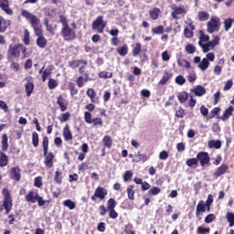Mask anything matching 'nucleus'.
I'll list each match as a JSON object with an SVG mask.
<instances>
[{
  "mask_svg": "<svg viewBox=\"0 0 234 234\" xmlns=\"http://www.w3.org/2000/svg\"><path fill=\"white\" fill-rule=\"evenodd\" d=\"M47 38H45V37H37V47H39V48H45V47H47Z\"/></svg>",
  "mask_w": 234,
  "mask_h": 234,
  "instance_id": "25",
  "label": "nucleus"
},
{
  "mask_svg": "<svg viewBox=\"0 0 234 234\" xmlns=\"http://www.w3.org/2000/svg\"><path fill=\"white\" fill-rule=\"evenodd\" d=\"M152 32L154 34H164V26L152 28Z\"/></svg>",
  "mask_w": 234,
  "mask_h": 234,
  "instance_id": "58",
  "label": "nucleus"
},
{
  "mask_svg": "<svg viewBox=\"0 0 234 234\" xmlns=\"http://www.w3.org/2000/svg\"><path fill=\"white\" fill-rule=\"evenodd\" d=\"M25 81H27L25 85L27 96L30 97L32 95V92L34 91V80L32 77L27 76L25 78Z\"/></svg>",
  "mask_w": 234,
  "mask_h": 234,
  "instance_id": "7",
  "label": "nucleus"
},
{
  "mask_svg": "<svg viewBox=\"0 0 234 234\" xmlns=\"http://www.w3.org/2000/svg\"><path fill=\"white\" fill-rule=\"evenodd\" d=\"M84 120L86 123H92V114H90L89 112H85Z\"/></svg>",
  "mask_w": 234,
  "mask_h": 234,
  "instance_id": "52",
  "label": "nucleus"
},
{
  "mask_svg": "<svg viewBox=\"0 0 234 234\" xmlns=\"http://www.w3.org/2000/svg\"><path fill=\"white\" fill-rule=\"evenodd\" d=\"M99 77L102 78L104 80H107L109 78H112V72H108V71H101L99 73Z\"/></svg>",
  "mask_w": 234,
  "mask_h": 234,
  "instance_id": "46",
  "label": "nucleus"
},
{
  "mask_svg": "<svg viewBox=\"0 0 234 234\" xmlns=\"http://www.w3.org/2000/svg\"><path fill=\"white\" fill-rule=\"evenodd\" d=\"M22 54H26L27 52V48L23 46V44H18L15 46H9L8 49V55L13 56V58H19Z\"/></svg>",
  "mask_w": 234,
  "mask_h": 234,
  "instance_id": "3",
  "label": "nucleus"
},
{
  "mask_svg": "<svg viewBox=\"0 0 234 234\" xmlns=\"http://www.w3.org/2000/svg\"><path fill=\"white\" fill-rule=\"evenodd\" d=\"M158 16H160V9L155 7L152 11H150L151 19L156 20L158 19Z\"/></svg>",
  "mask_w": 234,
  "mask_h": 234,
  "instance_id": "37",
  "label": "nucleus"
},
{
  "mask_svg": "<svg viewBox=\"0 0 234 234\" xmlns=\"http://www.w3.org/2000/svg\"><path fill=\"white\" fill-rule=\"evenodd\" d=\"M177 65L178 67H185V69H190L191 68V63L186 59H177Z\"/></svg>",
  "mask_w": 234,
  "mask_h": 234,
  "instance_id": "31",
  "label": "nucleus"
},
{
  "mask_svg": "<svg viewBox=\"0 0 234 234\" xmlns=\"http://www.w3.org/2000/svg\"><path fill=\"white\" fill-rule=\"evenodd\" d=\"M209 231H211V229L209 228H204L202 226L197 228L198 234H207V233H209Z\"/></svg>",
  "mask_w": 234,
  "mask_h": 234,
  "instance_id": "51",
  "label": "nucleus"
},
{
  "mask_svg": "<svg viewBox=\"0 0 234 234\" xmlns=\"http://www.w3.org/2000/svg\"><path fill=\"white\" fill-rule=\"evenodd\" d=\"M10 176L13 180L19 182L21 180V170H19V167L11 168Z\"/></svg>",
  "mask_w": 234,
  "mask_h": 234,
  "instance_id": "13",
  "label": "nucleus"
},
{
  "mask_svg": "<svg viewBox=\"0 0 234 234\" xmlns=\"http://www.w3.org/2000/svg\"><path fill=\"white\" fill-rule=\"evenodd\" d=\"M8 165V155L5 153H0V167H6Z\"/></svg>",
  "mask_w": 234,
  "mask_h": 234,
  "instance_id": "24",
  "label": "nucleus"
},
{
  "mask_svg": "<svg viewBox=\"0 0 234 234\" xmlns=\"http://www.w3.org/2000/svg\"><path fill=\"white\" fill-rule=\"evenodd\" d=\"M117 51L119 52L120 56H127L128 48L124 45L122 48H119Z\"/></svg>",
  "mask_w": 234,
  "mask_h": 234,
  "instance_id": "49",
  "label": "nucleus"
},
{
  "mask_svg": "<svg viewBox=\"0 0 234 234\" xmlns=\"http://www.w3.org/2000/svg\"><path fill=\"white\" fill-rule=\"evenodd\" d=\"M52 74V71L50 69H45L42 73V81H47V79L48 76Z\"/></svg>",
  "mask_w": 234,
  "mask_h": 234,
  "instance_id": "54",
  "label": "nucleus"
},
{
  "mask_svg": "<svg viewBox=\"0 0 234 234\" xmlns=\"http://www.w3.org/2000/svg\"><path fill=\"white\" fill-rule=\"evenodd\" d=\"M226 218L228 222L229 223V228L234 227V214L232 212H228L226 215Z\"/></svg>",
  "mask_w": 234,
  "mask_h": 234,
  "instance_id": "34",
  "label": "nucleus"
},
{
  "mask_svg": "<svg viewBox=\"0 0 234 234\" xmlns=\"http://www.w3.org/2000/svg\"><path fill=\"white\" fill-rule=\"evenodd\" d=\"M215 218H216L215 214H208L205 218V222H206V224H211V222H213V220H215Z\"/></svg>",
  "mask_w": 234,
  "mask_h": 234,
  "instance_id": "57",
  "label": "nucleus"
},
{
  "mask_svg": "<svg viewBox=\"0 0 234 234\" xmlns=\"http://www.w3.org/2000/svg\"><path fill=\"white\" fill-rule=\"evenodd\" d=\"M160 188L158 187V186H154V187H152L149 191H148V193H149V195H154V196H156V195H158L159 193H160Z\"/></svg>",
  "mask_w": 234,
  "mask_h": 234,
  "instance_id": "61",
  "label": "nucleus"
},
{
  "mask_svg": "<svg viewBox=\"0 0 234 234\" xmlns=\"http://www.w3.org/2000/svg\"><path fill=\"white\" fill-rule=\"evenodd\" d=\"M208 34L218 32L220 29V18L218 16H211L210 21L207 24Z\"/></svg>",
  "mask_w": 234,
  "mask_h": 234,
  "instance_id": "4",
  "label": "nucleus"
},
{
  "mask_svg": "<svg viewBox=\"0 0 234 234\" xmlns=\"http://www.w3.org/2000/svg\"><path fill=\"white\" fill-rule=\"evenodd\" d=\"M173 12H172V17L173 19H178V16H180L182 14H186V8H184L183 5H179V6H174L173 7Z\"/></svg>",
  "mask_w": 234,
  "mask_h": 234,
  "instance_id": "11",
  "label": "nucleus"
},
{
  "mask_svg": "<svg viewBox=\"0 0 234 234\" xmlns=\"http://www.w3.org/2000/svg\"><path fill=\"white\" fill-rule=\"evenodd\" d=\"M197 160L200 162L201 167H204V165H207L209 164V154L207 152H200L197 154Z\"/></svg>",
  "mask_w": 234,
  "mask_h": 234,
  "instance_id": "8",
  "label": "nucleus"
},
{
  "mask_svg": "<svg viewBox=\"0 0 234 234\" xmlns=\"http://www.w3.org/2000/svg\"><path fill=\"white\" fill-rule=\"evenodd\" d=\"M48 88L49 89H56L58 87V81H56V80L54 79H49L48 80Z\"/></svg>",
  "mask_w": 234,
  "mask_h": 234,
  "instance_id": "60",
  "label": "nucleus"
},
{
  "mask_svg": "<svg viewBox=\"0 0 234 234\" xmlns=\"http://www.w3.org/2000/svg\"><path fill=\"white\" fill-rule=\"evenodd\" d=\"M198 69H200V70H202L203 72L209 69V62L207 58L202 59L201 63L198 64Z\"/></svg>",
  "mask_w": 234,
  "mask_h": 234,
  "instance_id": "27",
  "label": "nucleus"
},
{
  "mask_svg": "<svg viewBox=\"0 0 234 234\" xmlns=\"http://www.w3.org/2000/svg\"><path fill=\"white\" fill-rule=\"evenodd\" d=\"M225 32H228L233 27V19L227 18L224 20Z\"/></svg>",
  "mask_w": 234,
  "mask_h": 234,
  "instance_id": "38",
  "label": "nucleus"
},
{
  "mask_svg": "<svg viewBox=\"0 0 234 234\" xmlns=\"http://www.w3.org/2000/svg\"><path fill=\"white\" fill-rule=\"evenodd\" d=\"M95 197H97V198H100L101 200H103L105 197H107V189L101 186L97 187L95 190Z\"/></svg>",
  "mask_w": 234,
  "mask_h": 234,
  "instance_id": "14",
  "label": "nucleus"
},
{
  "mask_svg": "<svg viewBox=\"0 0 234 234\" xmlns=\"http://www.w3.org/2000/svg\"><path fill=\"white\" fill-rule=\"evenodd\" d=\"M63 136L66 142H69V140H72V132H70V126H69V124H66L63 129Z\"/></svg>",
  "mask_w": 234,
  "mask_h": 234,
  "instance_id": "20",
  "label": "nucleus"
},
{
  "mask_svg": "<svg viewBox=\"0 0 234 234\" xmlns=\"http://www.w3.org/2000/svg\"><path fill=\"white\" fill-rule=\"evenodd\" d=\"M207 145L209 149H220L222 147V142L220 140H210Z\"/></svg>",
  "mask_w": 234,
  "mask_h": 234,
  "instance_id": "21",
  "label": "nucleus"
},
{
  "mask_svg": "<svg viewBox=\"0 0 234 234\" xmlns=\"http://www.w3.org/2000/svg\"><path fill=\"white\" fill-rule=\"evenodd\" d=\"M32 143L34 147H37V145H39V135L36 132L32 133Z\"/></svg>",
  "mask_w": 234,
  "mask_h": 234,
  "instance_id": "41",
  "label": "nucleus"
},
{
  "mask_svg": "<svg viewBox=\"0 0 234 234\" xmlns=\"http://www.w3.org/2000/svg\"><path fill=\"white\" fill-rule=\"evenodd\" d=\"M202 213H206V201L200 200L196 208V216L200 217Z\"/></svg>",
  "mask_w": 234,
  "mask_h": 234,
  "instance_id": "12",
  "label": "nucleus"
},
{
  "mask_svg": "<svg viewBox=\"0 0 234 234\" xmlns=\"http://www.w3.org/2000/svg\"><path fill=\"white\" fill-rule=\"evenodd\" d=\"M172 78H173V73L165 72L163 75L162 80L159 81L160 85H165V82H167Z\"/></svg>",
  "mask_w": 234,
  "mask_h": 234,
  "instance_id": "28",
  "label": "nucleus"
},
{
  "mask_svg": "<svg viewBox=\"0 0 234 234\" xmlns=\"http://www.w3.org/2000/svg\"><path fill=\"white\" fill-rule=\"evenodd\" d=\"M22 16H23V17H26V19H28V21H30L31 27L33 28L41 27V25H39V18H37V16L32 15L30 12H28L27 10H23Z\"/></svg>",
  "mask_w": 234,
  "mask_h": 234,
  "instance_id": "6",
  "label": "nucleus"
},
{
  "mask_svg": "<svg viewBox=\"0 0 234 234\" xmlns=\"http://www.w3.org/2000/svg\"><path fill=\"white\" fill-rule=\"evenodd\" d=\"M2 149L3 151H6L8 149V136L6 133L2 135Z\"/></svg>",
  "mask_w": 234,
  "mask_h": 234,
  "instance_id": "30",
  "label": "nucleus"
},
{
  "mask_svg": "<svg viewBox=\"0 0 234 234\" xmlns=\"http://www.w3.org/2000/svg\"><path fill=\"white\" fill-rule=\"evenodd\" d=\"M63 206H65V207H69V209H76V203H74L72 200L70 199H67L63 202Z\"/></svg>",
  "mask_w": 234,
  "mask_h": 234,
  "instance_id": "35",
  "label": "nucleus"
},
{
  "mask_svg": "<svg viewBox=\"0 0 234 234\" xmlns=\"http://www.w3.org/2000/svg\"><path fill=\"white\" fill-rule=\"evenodd\" d=\"M140 52H142V44L136 43L134 48L133 49V56L136 58L140 55Z\"/></svg>",
  "mask_w": 234,
  "mask_h": 234,
  "instance_id": "33",
  "label": "nucleus"
},
{
  "mask_svg": "<svg viewBox=\"0 0 234 234\" xmlns=\"http://www.w3.org/2000/svg\"><path fill=\"white\" fill-rule=\"evenodd\" d=\"M205 59H207V61L209 63V61H215V53H207L206 55V58H204Z\"/></svg>",
  "mask_w": 234,
  "mask_h": 234,
  "instance_id": "64",
  "label": "nucleus"
},
{
  "mask_svg": "<svg viewBox=\"0 0 234 234\" xmlns=\"http://www.w3.org/2000/svg\"><path fill=\"white\" fill-rule=\"evenodd\" d=\"M185 50L187 52V54H195V52H197V48H195V45L193 44H187Z\"/></svg>",
  "mask_w": 234,
  "mask_h": 234,
  "instance_id": "39",
  "label": "nucleus"
},
{
  "mask_svg": "<svg viewBox=\"0 0 234 234\" xmlns=\"http://www.w3.org/2000/svg\"><path fill=\"white\" fill-rule=\"evenodd\" d=\"M102 142L105 147H108V149H111V147H112V138H111V136H104Z\"/></svg>",
  "mask_w": 234,
  "mask_h": 234,
  "instance_id": "29",
  "label": "nucleus"
},
{
  "mask_svg": "<svg viewBox=\"0 0 234 234\" xmlns=\"http://www.w3.org/2000/svg\"><path fill=\"white\" fill-rule=\"evenodd\" d=\"M231 87H233V80H229L224 88H223V90H229L231 89Z\"/></svg>",
  "mask_w": 234,
  "mask_h": 234,
  "instance_id": "63",
  "label": "nucleus"
},
{
  "mask_svg": "<svg viewBox=\"0 0 234 234\" xmlns=\"http://www.w3.org/2000/svg\"><path fill=\"white\" fill-rule=\"evenodd\" d=\"M87 95L89 96V98H90V101H92V103L96 101V92L94 91L93 89H88Z\"/></svg>",
  "mask_w": 234,
  "mask_h": 234,
  "instance_id": "40",
  "label": "nucleus"
},
{
  "mask_svg": "<svg viewBox=\"0 0 234 234\" xmlns=\"http://www.w3.org/2000/svg\"><path fill=\"white\" fill-rule=\"evenodd\" d=\"M159 158L161 160H167V158H169V152H167L165 150L160 152Z\"/></svg>",
  "mask_w": 234,
  "mask_h": 234,
  "instance_id": "59",
  "label": "nucleus"
},
{
  "mask_svg": "<svg viewBox=\"0 0 234 234\" xmlns=\"http://www.w3.org/2000/svg\"><path fill=\"white\" fill-rule=\"evenodd\" d=\"M184 116H186V110H184L183 108H179V110L176 112V117L184 118Z\"/></svg>",
  "mask_w": 234,
  "mask_h": 234,
  "instance_id": "53",
  "label": "nucleus"
},
{
  "mask_svg": "<svg viewBox=\"0 0 234 234\" xmlns=\"http://www.w3.org/2000/svg\"><path fill=\"white\" fill-rule=\"evenodd\" d=\"M58 105L60 107V111L65 112L67 111V101L63 98L62 95H59L57 100Z\"/></svg>",
  "mask_w": 234,
  "mask_h": 234,
  "instance_id": "17",
  "label": "nucleus"
},
{
  "mask_svg": "<svg viewBox=\"0 0 234 234\" xmlns=\"http://www.w3.org/2000/svg\"><path fill=\"white\" fill-rule=\"evenodd\" d=\"M228 165H222L221 166L217 168V170L214 173V176H216V178H218V176H222V175H224L226 171H228Z\"/></svg>",
  "mask_w": 234,
  "mask_h": 234,
  "instance_id": "18",
  "label": "nucleus"
},
{
  "mask_svg": "<svg viewBox=\"0 0 234 234\" xmlns=\"http://www.w3.org/2000/svg\"><path fill=\"white\" fill-rule=\"evenodd\" d=\"M220 41V37H215V38L212 40V41H208L207 42L209 46H210V48H215V47H217V45H218Z\"/></svg>",
  "mask_w": 234,
  "mask_h": 234,
  "instance_id": "44",
  "label": "nucleus"
},
{
  "mask_svg": "<svg viewBox=\"0 0 234 234\" xmlns=\"http://www.w3.org/2000/svg\"><path fill=\"white\" fill-rule=\"evenodd\" d=\"M198 45L199 47H201L204 54H207V52L211 48L207 42L206 44H203L202 42H198Z\"/></svg>",
  "mask_w": 234,
  "mask_h": 234,
  "instance_id": "48",
  "label": "nucleus"
},
{
  "mask_svg": "<svg viewBox=\"0 0 234 234\" xmlns=\"http://www.w3.org/2000/svg\"><path fill=\"white\" fill-rule=\"evenodd\" d=\"M199 21H207L209 19V13L206 11H201L198 13Z\"/></svg>",
  "mask_w": 234,
  "mask_h": 234,
  "instance_id": "36",
  "label": "nucleus"
},
{
  "mask_svg": "<svg viewBox=\"0 0 234 234\" xmlns=\"http://www.w3.org/2000/svg\"><path fill=\"white\" fill-rule=\"evenodd\" d=\"M33 28H34L35 35L37 37H43V30L41 29V26H38V27H33Z\"/></svg>",
  "mask_w": 234,
  "mask_h": 234,
  "instance_id": "55",
  "label": "nucleus"
},
{
  "mask_svg": "<svg viewBox=\"0 0 234 234\" xmlns=\"http://www.w3.org/2000/svg\"><path fill=\"white\" fill-rule=\"evenodd\" d=\"M69 118H70V113L65 112L58 117V120L61 122V123H64V122H69Z\"/></svg>",
  "mask_w": 234,
  "mask_h": 234,
  "instance_id": "45",
  "label": "nucleus"
},
{
  "mask_svg": "<svg viewBox=\"0 0 234 234\" xmlns=\"http://www.w3.org/2000/svg\"><path fill=\"white\" fill-rule=\"evenodd\" d=\"M134 186L133 185L128 186L127 195L130 200H134Z\"/></svg>",
  "mask_w": 234,
  "mask_h": 234,
  "instance_id": "32",
  "label": "nucleus"
},
{
  "mask_svg": "<svg viewBox=\"0 0 234 234\" xmlns=\"http://www.w3.org/2000/svg\"><path fill=\"white\" fill-rule=\"evenodd\" d=\"M176 83H177V85H184V83H186V78L182 75H178L176 78Z\"/></svg>",
  "mask_w": 234,
  "mask_h": 234,
  "instance_id": "56",
  "label": "nucleus"
},
{
  "mask_svg": "<svg viewBox=\"0 0 234 234\" xmlns=\"http://www.w3.org/2000/svg\"><path fill=\"white\" fill-rule=\"evenodd\" d=\"M107 27V22L103 21V16H98L92 23V30H97L99 34H103V30Z\"/></svg>",
  "mask_w": 234,
  "mask_h": 234,
  "instance_id": "5",
  "label": "nucleus"
},
{
  "mask_svg": "<svg viewBox=\"0 0 234 234\" xmlns=\"http://www.w3.org/2000/svg\"><path fill=\"white\" fill-rule=\"evenodd\" d=\"M149 160V157L145 154H142L141 152H138L134 157L133 162H147Z\"/></svg>",
  "mask_w": 234,
  "mask_h": 234,
  "instance_id": "19",
  "label": "nucleus"
},
{
  "mask_svg": "<svg viewBox=\"0 0 234 234\" xmlns=\"http://www.w3.org/2000/svg\"><path fill=\"white\" fill-rule=\"evenodd\" d=\"M59 22L62 25L61 36L65 41H72L76 39V31L69 26V20L65 16H59Z\"/></svg>",
  "mask_w": 234,
  "mask_h": 234,
  "instance_id": "1",
  "label": "nucleus"
},
{
  "mask_svg": "<svg viewBox=\"0 0 234 234\" xmlns=\"http://www.w3.org/2000/svg\"><path fill=\"white\" fill-rule=\"evenodd\" d=\"M42 147L44 149L45 154H47V153H48V137L44 136L43 142H42Z\"/></svg>",
  "mask_w": 234,
  "mask_h": 234,
  "instance_id": "42",
  "label": "nucleus"
},
{
  "mask_svg": "<svg viewBox=\"0 0 234 234\" xmlns=\"http://www.w3.org/2000/svg\"><path fill=\"white\" fill-rule=\"evenodd\" d=\"M131 178H133V171L128 170L123 175V180H124V182H129V180H131Z\"/></svg>",
  "mask_w": 234,
  "mask_h": 234,
  "instance_id": "50",
  "label": "nucleus"
},
{
  "mask_svg": "<svg viewBox=\"0 0 234 234\" xmlns=\"http://www.w3.org/2000/svg\"><path fill=\"white\" fill-rule=\"evenodd\" d=\"M60 175H61V172L56 171L54 180H55V182H57V184L62 183V178L59 177Z\"/></svg>",
  "mask_w": 234,
  "mask_h": 234,
  "instance_id": "62",
  "label": "nucleus"
},
{
  "mask_svg": "<svg viewBox=\"0 0 234 234\" xmlns=\"http://www.w3.org/2000/svg\"><path fill=\"white\" fill-rule=\"evenodd\" d=\"M0 8L7 16H14V10L10 8V2L8 0H0Z\"/></svg>",
  "mask_w": 234,
  "mask_h": 234,
  "instance_id": "9",
  "label": "nucleus"
},
{
  "mask_svg": "<svg viewBox=\"0 0 234 234\" xmlns=\"http://www.w3.org/2000/svg\"><path fill=\"white\" fill-rule=\"evenodd\" d=\"M186 165L193 167V165H198V160L197 158H191L186 160Z\"/></svg>",
  "mask_w": 234,
  "mask_h": 234,
  "instance_id": "47",
  "label": "nucleus"
},
{
  "mask_svg": "<svg viewBox=\"0 0 234 234\" xmlns=\"http://www.w3.org/2000/svg\"><path fill=\"white\" fill-rule=\"evenodd\" d=\"M191 90L194 92V94H196V96H204V94H206V88L200 85L195 87Z\"/></svg>",
  "mask_w": 234,
  "mask_h": 234,
  "instance_id": "22",
  "label": "nucleus"
},
{
  "mask_svg": "<svg viewBox=\"0 0 234 234\" xmlns=\"http://www.w3.org/2000/svg\"><path fill=\"white\" fill-rule=\"evenodd\" d=\"M44 164L46 167H48V169H52V167H54V154H52V152L45 154L44 152Z\"/></svg>",
  "mask_w": 234,
  "mask_h": 234,
  "instance_id": "10",
  "label": "nucleus"
},
{
  "mask_svg": "<svg viewBox=\"0 0 234 234\" xmlns=\"http://www.w3.org/2000/svg\"><path fill=\"white\" fill-rule=\"evenodd\" d=\"M4 200L0 202V211H5V215H8L12 211L14 204L12 203V196L8 189H3Z\"/></svg>",
  "mask_w": 234,
  "mask_h": 234,
  "instance_id": "2",
  "label": "nucleus"
},
{
  "mask_svg": "<svg viewBox=\"0 0 234 234\" xmlns=\"http://www.w3.org/2000/svg\"><path fill=\"white\" fill-rule=\"evenodd\" d=\"M38 197L39 196L37 194V192L31 191L26 196V200L27 202H31L32 204H36V202H37Z\"/></svg>",
  "mask_w": 234,
  "mask_h": 234,
  "instance_id": "16",
  "label": "nucleus"
},
{
  "mask_svg": "<svg viewBox=\"0 0 234 234\" xmlns=\"http://www.w3.org/2000/svg\"><path fill=\"white\" fill-rule=\"evenodd\" d=\"M177 98L180 103H186L189 98V94L186 91H182L178 93Z\"/></svg>",
  "mask_w": 234,
  "mask_h": 234,
  "instance_id": "26",
  "label": "nucleus"
},
{
  "mask_svg": "<svg viewBox=\"0 0 234 234\" xmlns=\"http://www.w3.org/2000/svg\"><path fill=\"white\" fill-rule=\"evenodd\" d=\"M10 20H5L3 16H0V33L6 32V28L11 25Z\"/></svg>",
  "mask_w": 234,
  "mask_h": 234,
  "instance_id": "15",
  "label": "nucleus"
},
{
  "mask_svg": "<svg viewBox=\"0 0 234 234\" xmlns=\"http://www.w3.org/2000/svg\"><path fill=\"white\" fill-rule=\"evenodd\" d=\"M234 108L233 106H229L227 110H225L223 115L220 117V120L226 122L229 116L233 114Z\"/></svg>",
  "mask_w": 234,
  "mask_h": 234,
  "instance_id": "23",
  "label": "nucleus"
},
{
  "mask_svg": "<svg viewBox=\"0 0 234 234\" xmlns=\"http://www.w3.org/2000/svg\"><path fill=\"white\" fill-rule=\"evenodd\" d=\"M114 207H116V200H114V198H110L107 202L108 211L111 209H114Z\"/></svg>",
  "mask_w": 234,
  "mask_h": 234,
  "instance_id": "43",
  "label": "nucleus"
}]
</instances>
